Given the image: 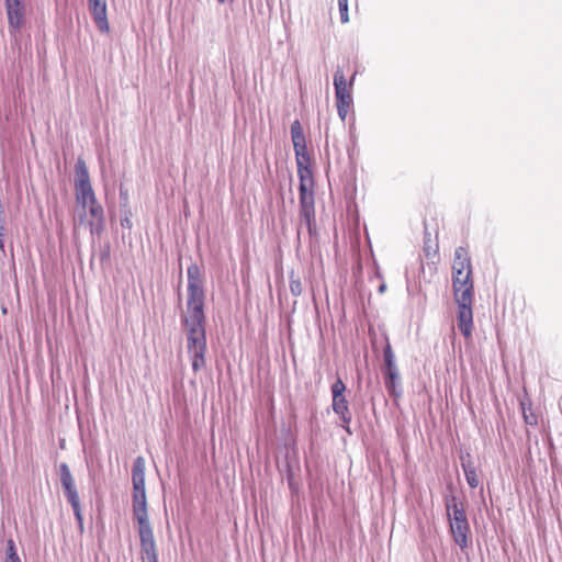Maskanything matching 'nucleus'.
Returning a JSON list of instances; mask_svg holds the SVG:
<instances>
[{
  "label": "nucleus",
  "mask_w": 562,
  "mask_h": 562,
  "mask_svg": "<svg viewBox=\"0 0 562 562\" xmlns=\"http://www.w3.org/2000/svg\"><path fill=\"white\" fill-rule=\"evenodd\" d=\"M188 300L187 311L181 317L187 336V349L191 358L192 370L199 372L205 368L206 333L204 315L203 278L196 263L187 269Z\"/></svg>",
  "instance_id": "nucleus-1"
},
{
  "label": "nucleus",
  "mask_w": 562,
  "mask_h": 562,
  "mask_svg": "<svg viewBox=\"0 0 562 562\" xmlns=\"http://www.w3.org/2000/svg\"><path fill=\"white\" fill-rule=\"evenodd\" d=\"M132 510L133 517L138 524V533L143 559L148 562H159L153 527L147 510V497L145 488V460L137 457L132 468Z\"/></svg>",
  "instance_id": "nucleus-2"
},
{
  "label": "nucleus",
  "mask_w": 562,
  "mask_h": 562,
  "mask_svg": "<svg viewBox=\"0 0 562 562\" xmlns=\"http://www.w3.org/2000/svg\"><path fill=\"white\" fill-rule=\"evenodd\" d=\"M448 517L450 520V531L456 544L464 549L469 544L468 536L470 526L462 503H458L456 497H451L446 503Z\"/></svg>",
  "instance_id": "nucleus-3"
},
{
  "label": "nucleus",
  "mask_w": 562,
  "mask_h": 562,
  "mask_svg": "<svg viewBox=\"0 0 562 562\" xmlns=\"http://www.w3.org/2000/svg\"><path fill=\"white\" fill-rule=\"evenodd\" d=\"M59 475H60V483L64 488L65 495L67 497V501L72 507L74 515L76 517V520L78 522V528L82 532L83 531V517L81 513V506H80V499L79 495L75 485L74 477L71 475V472L69 470V467L66 463H61L59 465Z\"/></svg>",
  "instance_id": "nucleus-4"
},
{
  "label": "nucleus",
  "mask_w": 562,
  "mask_h": 562,
  "mask_svg": "<svg viewBox=\"0 0 562 562\" xmlns=\"http://www.w3.org/2000/svg\"><path fill=\"white\" fill-rule=\"evenodd\" d=\"M355 75L351 77L349 87L347 85L345 75L340 68L334 75V87L336 95V106L338 116L344 122L347 117L350 105L352 104V95L350 88L353 83Z\"/></svg>",
  "instance_id": "nucleus-5"
},
{
  "label": "nucleus",
  "mask_w": 562,
  "mask_h": 562,
  "mask_svg": "<svg viewBox=\"0 0 562 562\" xmlns=\"http://www.w3.org/2000/svg\"><path fill=\"white\" fill-rule=\"evenodd\" d=\"M463 294L461 297H454L458 304V327L465 338L471 337L473 329V312L472 303L473 296L469 293Z\"/></svg>",
  "instance_id": "nucleus-6"
},
{
  "label": "nucleus",
  "mask_w": 562,
  "mask_h": 562,
  "mask_svg": "<svg viewBox=\"0 0 562 562\" xmlns=\"http://www.w3.org/2000/svg\"><path fill=\"white\" fill-rule=\"evenodd\" d=\"M452 288L454 297H461L467 294L465 292L469 293V296H473L472 270L452 273Z\"/></svg>",
  "instance_id": "nucleus-7"
},
{
  "label": "nucleus",
  "mask_w": 562,
  "mask_h": 562,
  "mask_svg": "<svg viewBox=\"0 0 562 562\" xmlns=\"http://www.w3.org/2000/svg\"><path fill=\"white\" fill-rule=\"evenodd\" d=\"M315 220L314 196H300V225H311ZM301 235V226L297 227V237Z\"/></svg>",
  "instance_id": "nucleus-8"
},
{
  "label": "nucleus",
  "mask_w": 562,
  "mask_h": 562,
  "mask_svg": "<svg viewBox=\"0 0 562 562\" xmlns=\"http://www.w3.org/2000/svg\"><path fill=\"white\" fill-rule=\"evenodd\" d=\"M90 12L99 31L109 33L110 25L106 16V2H90Z\"/></svg>",
  "instance_id": "nucleus-9"
},
{
  "label": "nucleus",
  "mask_w": 562,
  "mask_h": 562,
  "mask_svg": "<svg viewBox=\"0 0 562 562\" xmlns=\"http://www.w3.org/2000/svg\"><path fill=\"white\" fill-rule=\"evenodd\" d=\"M7 13L10 26L19 30L24 23L25 2H7Z\"/></svg>",
  "instance_id": "nucleus-10"
},
{
  "label": "nucleus",
  "mask_w": 562,
  "mask_h": 562,
  "mask_svg": "<svg viewBox=\"0 0 562 562\" xmlns=\"http://www.w3.org/2000/svg\"><path fill=\"white\" fill-rule=\"evenodd\" d=\"M297 175H299V179H300V187H299L300 196H305V198L314 196V191H313L314 180H313V173H312L311 168L308 166L299 168Z\"/></svg>",
  "instance_id": "nucleus-11"
},
{
  "label": "nucleus",
  "mask_w": 562,
  "mask_h": 562,
  "mask_svg": "<svg viewBox=\"0 0 562 562\" xmlns=\"http://www.w3.org/2000/svg\"><path fill=\"white\" fill-rule=\"evenodd\" d=\"M472 270L471 258L467 248L460 246L454 250L452 273Z\"/></svg>",
  "instance_id": "nucleus-12"
},
{
  "label": "nucleus",
  "mask_w": 562,
  "mask_h": 562,
  "mask_svg": "<svg viewBox=\"0 0 562 562\" xmlns=\"http://www.w3.org/2000/svg\"><path fill=\"white\" fill-rule=\"evenodd\" d=\"M89 213L93 217V221L89 223L90 233L99 235L103 229V207L95 201L93 204H88Z\"/></svg>",
  "instance_id": "nucleus-13"
},
{
  "label": "nucleus",
  "mask_w": 562,
  "mask_h": 562,
  "mask_svg": "<svg viewBox=\"0 0 562 562\" xmlns=\"http://www.w3.org/2000/svg\"><path fill=\"white\" fill-rule=\"evenodd\" d=\"M461 467L465 475V480L471 488H475L479 486L480 481L476 474L475 467L471 461V456L467 453L465 456L460 457Z\"/></svg>",
  "instance_id": "nucleus-14"
},
{
  "label": "nucleus",
  "mask_w": 562,
  "mask_h": 562,
  "mask_svg": "<svg viewBox=\"0 0 562 562\" xmlns=\"http://www.w3.org/2000/svg\"><path fill=\"white\" fill-rule=\"evenodd\" d=\"M76 201L83 209L97 201L92 186H75Z\"/></svg>",
  "instance_id": "nucleus-15"
},
{
  "label": "nucleus",
  "mask_w": 562,
  "mask_h": 562,
  "mask_svg": "<svg viewBox=\"0 0 562 562\" xmlns=\"http://www.w3.org/2000/svg\"><path fill=\"white\" fill-rule=\"evenodd\" d=\"M291 138H292L294 150L295 149L303 150V148H307L303 127L299 120H295L291 124Z\"/></svg>",
  "instance_id": "nucleus-16"
},
{
  "label": "nucleus",
  "mask_w": 562,
  "mask_h": 562,
  "mask_svg": "<svg viewBox=\"0 0 562 562\" xmlns=\"http://www.w3.org/2000/svg\"><path fill=\"white\" fill-rule=\"evenodd\" d=\"M383 361H384V366H383V370H382L383 376L398 372V368H397L396 360H395V355L393 352V349H392L390 342H387L383 349Z\"/></svg>",
  "instance_id": "nucleus-17"
},
{
  "label": "nucleus",
  "mask_w": 562,
  "mask_h": 562,
  "mask_svg": "<svg viewBox=\"0 0 562 562\" xmlns=\"http://www.w3.org/2000/svg\"><path fill=\"white\" fill-rule=\"evenodd\" d=\"M384 385L391 396H401L402 386L400 372L384 375Z\"/></svg>",
  "instance_id": "nucleus-18"
},
{
  "label": "nucleus",
  "mask_w": 562,
  "mask_h": 562,
  "mask_svg": "<svg viewBox=\"0 0 562 562\" xmlns=\"http://www.w3.org/2000/svg\"><path fill=\"white\" fill-rule=\"evenodd\" d=\"M75 172H76L75 186H89V184H91L90 177H89V171H88L87 165H86L83 159L79 158L77 160L76 167H75Z\"/></svg>",
  "instance_id": "nucleus-19"
},
{
  "label": "nucleus",
  "mask_w": 562,
  "mask_h": 562,
  "mask_svg": "<svg viewBox=\"0 0 562 562\" xmlns=\"http://www.w3.org/2000/svg\"><path fill=\"white\" fill-rule=\"evenodd\" d=\"M333 411L337 414V415H340V414H347L349 411V406H348V402L344 396H339V397H333Z\"/></svg>",
  "instance_id": "nucleus-20"
},
{
  "label": "nucleus",
  "mask_w": 562,
  "mask_h": 562,
  "mask_svg": "<svg viewBox=\"0 0 562 562\" xmlns=\"http://www.w3.org/2000/svg\"><path fill=\"white\" fill-rule=\"evenodd\" d=\"M294 153H295L297 169L310 165L311 158H310L307 148H303V150L295 149Z\"/></svg>",
  "instance_id": "nucleus-21"
},
{
  "label": "nucleus",
  "mask_w": 562,
  "mask_h": 562,
  "mask_svg": "<svg viewBox=\"0 0 562 562\" xmlns=\"http://www.w3.org/2000/svg\"><path fill=\"white\" fill-rule=\"evenodd\" d=\"M290 291L294 296H300L303 291L301 280L299 278H294L293 272L290 274Z\"/></svg>",
  "instance_id": "nucleus-22"
},
{
  "label": "nucleus",
  "mask_w": 562,
  "mask_h": 562,
  "mask_svg": "<svg viewBox=\"0 0 562 562\" xmlns=\"http://www.w3.org/2000/svg\"><path fill=\"white\" fill-rule=\"evenodd\" d=\"M331 395L333 397L344 396V392L346 391V385L340 378H338L331 385Z\"/></svg>",
  "instance_id": "nucleus-23"
},
{
  "label": "nucleus",
  "mask_w": 562,
  "mask_h": 562,
  "mask_svg": "<svg viewBox=\"0 0 562 562\" xmlns=\"http://www.w3.org/2000/svg\"><path fill=\"white\" fill-rule=\"evenodd\" d=\"M348 3L349 2H338L340 20H341L342 23H347L349 21Z\"/></svg>",
  "instance_id": "nucleus-24"
},
{
  "label": "nucleus",
  "mask_w": 562,
  "mask_h": 562,
  "mask_svg": "<svg viewBox=\"0 0 562 562\" xmlns=\"http://www.w3.org/2000/svg\"><path fill=\"white\" fill-rule=\"evenodd\" d=\"M5 558H15V557H19L18 554V551H16V547H15V543L12 539H9L7 541V550H5Z\"/></svg>",
  "instance_id": "nucleus-25"
},
{
  "label": "nucleus",
  "mask_w": 562,
  "mask_h": 562,
  "mask_svg": "<svg viewBox=\"0 0 562 562\" xmlns=\"http://www.w3.org/2000/svg\"><path fill=\"white\" fill-rule=\"evenodd\" d=\"M342 422L341 424V427L349 434L351 435V430H350V427H349V424L351 422V413L348 412L347 414H340L338 415Z\"/></svg>",
  "instance_id": "nucleus-26"
},
{
  "label": "nucleus",
  "mask_w": 562,
  "mask_h": 562,
  "mask_svg": "<svg viewBox=\"0 0 562 562\" xmlns=\"http://www.w3.org/2000/svg\"><path fill=\"white\" fill-rule=\"evenodd\" d=\"M4 232H5V225H4V217L3 215L0 216V250L4 251Z\"/></svg>",
  "instance_id": "nucleus-27"
},
{
  "label": "nucleus",
  "mask_w": 562,
  "mask_h": 562,
  "mask_svg": "<svg viewBox=\"0 0 562 562\" xmlns=\"http://www.w3.org/2000/svg\"><path fill=\"white\" fill-rule=\"evenodd\" d=\"M305 226L311 236L316 235V221L314 223H311V225H305Z\"/></svg>",
  "instance_id": "nucleus-28"
},
{
  "label": "nucleus",
  "mask_w": 562,
  "mask_h": 562,
  "mask_svg": "<svg viewBox=\"0 0 562 562\" xmlns=\"http://www.w3.org/2000/svg\"><path fill=\"white\" fill-rule=\"evenodd\" d=\"M524 417H525V420H526V423H527V424L533 425V424H536V423H537L536 417H535V416H532V415H531V416H528V415H526V414H525V415H524Z\"/></svg>",
  "instance_id": "nucleus-29"
},
{
  "label": "nucleus",
  "mask_w": 562,
  "mask_h": 562,
  "mask_svg": "<svg viewBox=\"0 0 562 562\" xmlns=\"http://www.w3.org/2000/svg\"><path fill=\"white\" fill-rule=\"evenodd\" d=\"M5 562H21L20 557L5 558Z\"/></svg>",
  "instance_id": "nucleus-30"
},
{
  "label": "nucleus",
  "mask_w": 562,
  "mask_h": 562,
  "mask_svg": "<svg viewBox=\"0 0 562 562\" xmlns=\"http://www.w3.org/2000/svg\"><path fill=\"white\" fill-rule=\"evenodd\" d=\"M385 290H386V284H385V283H382V284L379 286L378 292H379L380 294H383V293L385 292Z\"/></svg>",
  "instance_id": "nucleus-31"
},
{
  "label": "nucleus",
  "mask_w": 562,
  "mask_h": 562,
  "mask_svg": "<svg viewBox=\"0 0 562 562\" xmlns=\"http://www.w3.org/2000/svg\"><path fill=\"white\" fill-rule=\"evenodd\" d=\"M142 562H146V561H145V559H143V561H142Z\"/></svg>",
  "instance_id": "nucleus-32"
}]
</instances>
